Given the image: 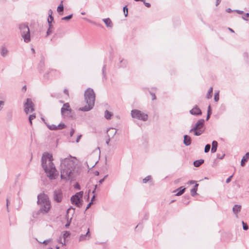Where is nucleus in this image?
I'll return each mask as SVG.
<instances>
[{"instance_id": "nucleus-1", "label": "nucleus", "mask_w": 249, "mask_h": 249, "mask_svg": "<svg viewBox=\"0 0 249 249\" xmlns=\"http://www.w3.org/2000/svg\"><path fill=\"white\" fill-rule=\"evenodd\" d=\"M52 154L44 153L41 158V165L47 176L50 179H54L58 175V173L53 163Z\"/></svg>"}, {"instance_id": "nucleus-2", "label": "nucleus", "mask_w": 249, "mask_h": 249, "mask_svg": "<svg viewBox=\"0 0 249 249\" xmlns=\"http://www.w3.org/2000/svg\"><path fill=\"white\" fill-rule=\"evenodd\" d=\"M69 158H65L61 161V178L66 180L72 179V172L75 168V163L70 156Z\"/></svg>"}, {"instance_id": "nucleus-3", "label": "nucleus", "mask_w": 249, "mask_h": 249, "mask_svg": "<svg viewBox=\"0 0 249 249\" xmlns=\"http://www.w3.org/2000/svg\"><path fill=\"white\" fill-rule=\"evenodd\" d=\"M37 204L39 206V210L37 211L36 214L40 213L43 214L47 213L51 209V202L49 200L48 195L44 193H40L37 196Z\"/></svg>"}, {"instance_id": "nucleus-4", "label": "nucleus", "mask_w": 249, "mask_h": 249, "mask_svg": "<svg viewBox=\"0 0 249 249\" xmlns=\"http://www.w3.org/2000/svg\"><path fill=\"white\" fill-rule=\"evenodd\" d=\"M84 97L87 105L80 108V110L83 111H88L93 108L95 104V94L93 89L88 88L85 91Z\"/></svg>"}, {"instance_id": "nucleus-5", "label": "nucleus", "mask_w": 249, "mask_h": 249, "mask_svg": "<svg viewBox=\"0 0 249 249\" xmlns=\"http://www.w3.org/2000/svg\"><path fill=\"white\" fill-rule=\"evenodd\" d=\"M204 123L205 120L204 119H199L194 126L190 130L189 132H194L195 136L201 135L204 131Z\"/></svg>"}, {"instance_id": "nucleus-6", "label": "nucleus", "mask_w": 249, "mask_h": 249, "mask_svg": "<svg viewBox=\"0 0 249 249\" xmlns=\"http://www.w3.org/2000/svg\"><path fill=\"white\" fill-rule=\"evenodd\" d=\"M20 35L25 43L31 41L30 32L29 26L26 23H22L19 25Z\"/></svg>"}, {"instance_id": "nucleus-7", "label": "nucleus", "mask_w": 249, "mask_h": 249, "mask_svg": "<svg viewBox=\"0 0 249 249\" xmlns=\"http://www.w3.org/2000/svg\"><path fill=\"white\" fill-rule=\"evenodd\" d=\"M131 114L132 118H136L138 120L146 121L148 119L147 114L138 109L132 110Z\"/></svg>"}, {"instance_id": "nucleus-8", "label": "nucleus", "mask_w": 249, "mask_h": 249, "mask_svg": "<svg viewBox=\"0 0 249 249\" xmlns=\"http://www.w3.org/2000/svg\"><path fill=\"white\" fill-rule=\"evenodd\" d=\"M83 195V192L80 191L72 196L71 198V203L73 205H75L77 207H81L82 206V203L80 202V199L82 197Z\"/></svg>"}, {"instance_id": "nucleus-9", "label": "nucleus", "mask_w": 249, "mask_h": 249, "mask_svg": "<svg viewBox=\"0 0 249 249\" xmlns=\"http://www.w3.org/2000/svg\"><path fill=\"white\" fill-rule=\"evenodd\" d=\"M34 104L32 100L30 98L26 99V102L24 104V111L26 114L32 112L34 111Z\"/></svg>"}, {"instance_id": "nucleus-10", "label": "nucleus", "mask_w": 249, "mask_h": 249, "mask_svg": "<svg viewBox=\"0 0 249 249\" xmlns=\"http://www.w3.org/2000/svg\"><path fill=\"white\" fill-rule=\"evenodd\" d=\"M62 199V192L60 190L54 191V200L57 202H60Z\"/></svg>"}, {"instance_id": "nucleus-11", "label": "nucleus", "mask_w": 249, "mask_h": 249, "mask_svg": "<svg viewBox=\"0 0 249 249\" xmlns=\"http://www.w3.org/2000/svg\"><path fill=\"white\" fill-rule=\"evenodd\" d=\"M190 113L193 115L199 116L202 114L200 109L196 105L193 108L190 110Z\"/></svg>"}, {"instance_id": "nucleus-12", "label": "nucleus", "mask_w": 249, "mask_h": 249, "mask_svg": "<svg viewBox=\"0 0 249 249\" xmlns=\"http://www.w3.org/2000/svg\"><path fill=\"white\" fill-rule=\"evenodd\" d=\"M60 74L59 72L56 70H50L49 71L46 72L44 75V78L47 79L48 78V75L50 74L52 76H56L59 75Z\"/></svg>"}, {"instance_id": "nucleus-13", "label": "nucleus", "mask_w": 249, "mask_h": 249, "mask_svg": "<svg viewBox=\"0 0 249 249\" xmlns=\"http://www.w3.org/2000/svg\"><path fill=\"white\" fill-rule=\"evenodd\" d=\"M90 238V234L89 233V229H88L87 233L85 234H81L79 238V241H82L86 240H88Z\"/></svg>"}, {"instance_id": "nucleus-14", "label": "nucleus", "mask_w": 249, "mask_h": 249, "mask_svg": "<svg viewBox=\"0 0 249 249\" xmlns=\"http://www.w3.org/2000/svg\"><path fill=\"white\" fill-rule=\"evenodd\" d=\"M71 108L69 103H65L63 105L61 109V113L62 115H64L65 111H69L70 112H71Z\"/></svg>"}, {"instance_id": "nucleus-15", "label": "nucleus", "mask_w": 249, "mask_h": 249, "mask_svg": "<svg viewBox=\"0 0 249 249\" xmlns=\"http://www.w3.org/2000/svg\"><path fill=\"white\" fill-rule=\"evenodd\" d=\"M183 138H184L183 143L186 146L190 145L191 144V141H192L191 137L187 135H184Z\"/></svg>"}, {"instance_id": "nucleus-16", "label": "nucleus", "mask_w": 249, "mask_h": 249, "mask_svg": "<svg viewBox=\"0 0 249 249\" xmlns=\"http://www.w3.org/2000/svg\"><path fill=\"white\" fill-rule=\"evenodd\" d=\"M241 206L240 205H235L232 208L233 213L236 215V217H238L237 213L241 211Z\"/></svg>"}, {"instance_id": "nucleus-17", "label": "nucleus", "mask_w": 249, "mask_h": 249, "mask_svg": "<svg viewBox=\"0 0 249 249\" xmlns=\"http://www.w3.org/2000/svg\"><path fill=\"white\" fill-rule=\"evenodd\" d=\"M249 159V152H247L245 155L243 157L241 161V165L242 166H244L245 164V163L248 161Z\"/></svg>"}, {"instance_id": "nucleus-18", "label": "nucleus", "mask_w": 249, "mask_h": 249, "mask_svg": "<svg viewBox=\"0 0 249 249\" xmlns=\"http://www.w3.org/2000/svg\"><path fill=\"white\" fill-rule=\"evenodd\" d=\"M0 54L2 56L5 57L8 54V51L4 46H2L0 50Z\"/></svg>"}, {"instance_id": "nucleus-19", "label": "nucleus", "mask_w": 249, "mask_h": 249, "mask_svg": "<svg viewBox=\"0 0 249 249\" xmlns=\"http://www.w3.org/2000/svg\"><path fill=\"white\" fill-rule=\"evenodd\" d=\"M198 184L197 183H196L194 187L191 190L190 193L191 195L192 196H195L197 194V187H198Z\"/></svg>"}, {"instance_id": "nucleus-20", "label": "nucleus", "mask_w": 249, "mask_h": 249, "mask_svg": "<svg viewBox=\"0 0 249 249\" xmlns=\"http://www.w3.org/2000/svg\"><path fill=\"white\" fill-rule=\"evenodd\" d=\"M212 145V147L211 149V152L213 153H215L217 150L218 143L216 141H213Z\"/></svg>"}, {"instance_id": "nucleus-21", "label": "nucleus", "mask_w": 249, "mask_h": 249, "mask_svg": "<svg viewBox=\"0 0 249 249\" xmlns=\"http://www.w3.org/2000/svg\"><path fill=\"white\" fill-rule=\"evenodd\" d=\"M185 189L186 188L185 187H184L183 186H181V187H179V188H178L175 191V192L178 191V192L176 194V196H180L181 195H182L184 193Z\"/></svg>"}, {"instance_id": "nucleus-22", "label": "nucleus", "mask_w": 249, "mask_h": 249, "mask_svg": "<svg viewBox=\"0 0 249 249\" xmlns=\"http://www.w3.org/2000/svg\"><path fill=\"white\" fill-rule=\"evenodd\" d=\"M127 65V61L123 59L120 58L119 63L118 64L119 68L125 67Z\"/></svg>"}, {"instance_id": "nucleus-23", "label": "nucleus", "mask_w": 249, "mask_h": 249, "mask_svg": "<svg viewBox=\"0 0 249 249\" xmlns=\"http://www.w3.org/2000/svg\"><path fill=\"white\" fill-rule=\"evenodd\" d=\"M103 21L108 27H111L112 26V23L109 18H104Z\"/></svg>"}, {"instance_id": "nucleus-24", "label": "nucleus", "mask_w": 249, "mask_h": 249, "mask_svg": "<svg viewBox=\"0 0 249 249\" xmlns=\"http://www.w3.org/2000/svg\"><path fill=\"white\" fill-rule=\"evenodd\" d=\"M204 160L202 159L196 160L194 162V165L196 167H198L200 166L204 162Z\"/></svg>"}, {"instance_id": "nucleus-25", "label": "nucleus", "mask_w": 249, "mask_h": 249, "mask_svg": "<svg viewBox=\"0 0 249 249\" xmlns=\"http://www.w3.org/2000/svg\"><path fill=\"white\" fill-rule=\"evenodd\" d=\"M112 115V113L107 110L105 111V118L107 120H110Z\"/></svg>"}, {"instance_id": "nucleus-26", "label": "nucleus", "mask_w": 249, "mask_h": 249, "mask_svg": "<svg viewBox=\"0 0 249 249\" xmlns=\"http://www.w3.org/2000/svg\"><path fill=\"white\" fill-rule=\"evenodd\" d=\"M213 90V87H211L209 89L208 92L207 93V95H206V98L207 99H210L212 97Z\"/></svg>"}, {"instance_id": "nucleus-27", "label": "nucleus", "mask_w": 249, "mask_h": 249, "mask_svg": "<svg viewBox=\"0 0 249 249\" xmlns=\"http://www.w3.org/2000/svg\"><path fill=\"white\" fill-rule=\"evenodd\" d=\"M45 124H46L47 127L50 130H56V125L55 124H47L46 122H45Z\"/></svg>"}, {"instance_id": "nucleus-28", "label": "nucleus", "mask_w": 249, "mask_h": 249, "mask_svg": "<svg viewBox=\"0 0 249 249\" xmlns=\"http://www.w3.org/2000/svg\"><path fill=\"white\" fill-rule=\"evenodd\" d=\"M49 28L47 31V36L50 35L53 32V26L52 25H48Z\"/></svg>"}, {"instance_id": "nucleus-29", "label": "nucleus", "mask_w": 249, "mask_h": 249, "mask_svg": "<svg viewBox=\"0 0 249 249\" xmlns=\"http://www.w3.org/2000/svg\"><path fill=\"white\" fill-rule=\"evenodd\" d=\"M35 118H36V114H31L29 116V121L31 125H32V120Z\"/></svg>"}, {"instance_id": "nucleus-30", "label": "nucleus", "mask_w": 249, "mask_h": 249, "mask_svg": "<svg viewBox=\"0 0 249 249\" xmlns=\"http://www.w3.org/2000/svg\"><path fill=\"white\" fill-rule=\"evenodd\" d=\"M66 125L64 123H60L58 125H56V130H60L64 128Z\"/></svg>"}, {"instance_id": "nucleus-31", "label": "nucleus", "mask_w": 249, "mask_h": 249, "mask_svg": "<svg viewBox=\"0 0 249 249\" xmlns=\"http://www.w3.org/2000/svg\"><path fill=\"white\" fill-rule=\"evenodd\" d=\"M152 178L151 176L149 175L144 178L142 180V182L143 183H147L149 180H151Z\"/></svg>"}, {"instance_id": "nucleus-32", "label": "nucleus", "mask_w": 249, "mask_h": 249, "mask_svg": "<svg viewBox=\"0 0 249 249\" xmlns=\"http://www.w3.org/2000/svg\"><path fill=\"white\" fill-rule=\"evenodd\" d=\"M64 10L63 5L62 2H61L60 5L58 6L57 10L58 12H62Z\"/></svg>"}, {"instance_id": "nucleus-33", "label": "nucleus", "mask_w": 249, "mask_h": 249, "mask_svg": "<svg viewBox=\"0 0 249 249\" xmlns=\"http://www.w3.org/2000/svg\"><path fill=\"white\" fill-rule=\"evenodd\" d=\"M211 115V107L210 106H209L208 108V111H207V115L206 117V120H208L209 119L210 117V116Z\"/></svg>"}, {"instance_id": "nucleus-34", "label": "nucleus", "mask_w": 249, "mask_h": 249, "mask_svg": "<svg viewBox=\"0 0 249 249\" xmlns=\"http://www.w3.org/2000/svg\"><path fill=\"white\" fill-rule=\"evenodd\" d=\"M211 148V145L210 144H207L205 145V148H204V152L205 153H208L209 152Z\"/></svg>"}, {"instance_id": "nucleus-35", "label": "nucleus", "mask_w": 249, "mask_h": 249, "mask_svg": "<svg viewBox=\"0 0 249 249\" xmlns=\"http://www.w3.org/2000/svg\"><path fill=\"white\" fill-rule=\"evenodd\" d=\"M249 18V13H247L246 14H243L242 16V18L244 20H248V18Z\"/></svg>"}, {"instance_id": "nucleus-36", "label": "nucleus", "mask_w": 249, "mask_h": 249, "mask_svg": "<svg viewBox=\"0 0 249 249\" xmlns=\"http://www.w3.org/2000/svg\"><path fill=\"white\" fill-rule=\"evenodd\" d=\"M123 11L124 13V15L126 17L128 15V8H127V6H125L123 8Z\"/></svg>"}, {"instance_id": "nucleus-37", "label": "nucleus", "mask_w": 249, "mask_h": 249, "mask_svg": "<svg viewBox=\"0 0 249 249\" xmlns=\"http://www.w3.org/2000/svg\"><path fill=\"white\" fill-rule=\"evenodd\" d=\"M214 100L215 102H217L219 100V92L215 93L214 96Z\"/></svg>"}, {"instance_id": "nucleus-38", "label": "nucleus", "mask_w": 249, "mask_h": 249, "mask_svg": "<svg viewBox=\"0 0 249 249\" xmlns=\"http://www.w3.org/2000/svg\"><path fill=\"white\" fill-rule=\"evenodd\" d=\"M105 71H106V65H105L103 66V69H102V74H103L104 78L106 79L107 77H106V74Z\"/></svg>"}, {"instance_id": "nucleus-39", "label": "nucleus", "mask_w": 249, "mask_h": 249, "mask_svg": "<svg viewBox=\"0 0 249 249\" xmlns=\"http://www.w3.org/2000/svg\"><path fill=\"white\" fill-rule=\"evenodd\" d=\"M243 228L244 230H247L249 229V226L247 223L242 221Z\"/></svg>"}, {"instance_id": "nucleus-40", "label": "nucleus", "mask_w": 249, "mask_h": 249, "mask_svg": "<svg viewBox=\"0 0 249 249\" xmlns=\"http://www.w3.org/2000/svg\"><path fill=\"white\" fill-rule=\"evenodd\" d=\"M72 15L71 14L69 16H67L62 18V20H69V19H71L72 18Z\"/></svg>"}, {"instance_id": "nucleus-41", "label": "nucleus", "mask_w": 249, "mask_h": 249, "mask_svg": "<svg viewBox=\"0 0 249 249\" xmlns=\"http://www.w3.org/2000/svg\"><path fill=\"white\" fill-rule=\"evenodd\" d=\"M70 232L66 231L63 233V238L65 239L67 237H68L70 235Z\"/></svg>"}, {"instance_id": "nucleus-42", "label": "nucleus", "mask_w": 249, "mask_h": 249, "mask_svg": "<svg viewBox=\"0 0 249 249\" xmlns=\"http://www.w3.org/2000/svg\"><path fill=\"white\" fill-rule=\"evenodd\" d=\"M53 18H49V17H48V20H47L48 22V25H52V22L53 21Z\"/></svg>"}, {"instance_id": "nucleus-43", "label": "nucleus", "mask_w": 249, "mask_h": 249, "mask_svg": "<svg viewBox=\"0 0 249 249\" xmlns=\"http://www.w3.org/2000/svg\"><path fill=\"white\" fill-rule=\"evenodd\" d=\"M74 132H75L74 129L73 128H71L70 132V135L71 137H72L73 136V134L74 133Z\"/></svg>"}, {"instance_id": "nucleus-44", "label": "nucleus", "mask_w": 249, "mask_h": 249, "mask_svg": "<svg viewBox=\"0 0 249 249\" xmlns=\"http://www.w3.org/2000/svg\"><path fill=\"white\" fill-rule=\"evenodd\" d=\"M74 188L77 189V190H80V185L78 183H76L74 185Z\"/></svg>"}, {"instance_id": "nucleus-45", "label": "nucleus", "mask_w": 249, "mask_h": 249, "mask_svg": "<svg viewBox=\"0 0 249 249\" xmlns=\"http://www.w3.org/2000/svg\"><path fill=\"white\" fill-rule=\"evenodd\" d=\"M49 17L50 18H53V11L51 9H50L48 12Z\"/></svg>"}, {"instance_id": "nucleus-46", "label": "nucleus", "mask_w": 249, "mask_h": 249, "mask_svg": "<svg viewBox=\"0 0 249 249\" xmlns=\"http://www.w3.org/2000/svg\"><path fill=\"white\" fill-rule=\"evenodd\" d=\"M225 154H223L222 155L220 156V154H217V158L218 159H219L220 160H222L224 158V157H225Z\"/></svg>"}, {"instance_id": "nucleus-47", "label": "nucleus", "mask_w": 249, "mask_h": 249, "mask_svg": "<svg viewBox=\"0 0 249 249\" xmlns=\"http://www.w3.org/2000/svg\"><path fill=\"white\" fill-rule=\"evenodd\" d=\"M142 2L146 7H150L151 6V4L148 2H145V0H144V1H142Z\"/></svg>"}, {"instance_id": "nucleus-48", "label": "nucleus", "mask_w": 249, "mask_h": 249, "mask_svg": "<svg viewBox=\"0 0 249 249\" xmlns=\"http://www.w3.org/2000/svg\"><path fill=\"white\" fill-rule=\"evenodd\" d=\"M150 94H151V95L152 96V100H155L156 99V95H155V93H152L151 92H150Z\"/></svg>"}, {"instance_id": "nucleus-49", "label": "nucleus", "mask_w": 249, "mask_h": 249, "mask_svg": "<svg viewBox=\"0 0 249 249\" xmlns=\"http://www.w3.org/2000/svg\"><path fill=\"white\" fill-rule=\"evenodd\" d=\"M109 131H112V134L113 135H114L116 134V133H117V131L116 130H115L114 128H110L108 129Z\"/></svg>"}, {"instance_id": "nucleus-50", "label": "nucleus", "mask_w": 249, "mask_h": 249, "mask_svg": "<svg viewBox=\"0 0 249 249\" xmlns=\"http://www.w3.org/2000/svg\"><path fill=\"white\" fill-rule=\"evenodd\" d=\"M232 177H233V175H231V176H230L228 178H227L226 182L227 183H229L231 181Z\"/></svg>"}, {"instance_id": "nucleus-51", "label": "nucleus", "mask_w": 249, "mask_h": 249, "mask_svg": "<svg viewBox=\"0 0 249 249\" xmlns=\"http://www.w3.org/2000/svg\"><path fill=\"white\" fill-rule=\"evenodd\" d=\"M107 175H106L104 176V177L101 179L99 181V182L100 184H102L105 180V179L107 177Z\"/></svg>"}, {"instance_id": "nucleus-52", "label": "nucleus", "mask_w": 249, "mask_h": 249, "mask_svg": "<svg viewBox=\"0 0 249 249\" xmlns=\"http://www.w3.org/2000/svg\"><path fill=\"white\" fill-rule=\"evenodd\" d=\"M234 12L237 13L239 14H241V15H243L244 13V11H241V10H235Z\"/></svg>"}, {"instance_id": "nucleus-53", "label": "nucleus", "mask_w": 249, "mask_h": 249, "mask_svg": "<svg viewBox=\"0 0 249 249\" xmlns=\"http://www.w3.org/2000/svg\"><path fill=\"white\" fill-rule=\"evenodd\" d=\"M81 137H82V135H79V136H77L76 140V142H79Z\"/></svg>"}, {"instance_id": "nucleus-54", "label": "nucleus", "mask_w": 249, "mask_h": 249, "mask_svg": "<svg viewBox=\"0 0 249 249\" xmlns=\"http://www.w3.org/2000/svg\"><path fill=\"white\" fill-rule=\"evenodd\" d=\"M93 203L92 202H90L87 206L86 211L87 210L89 207L91 206V204Z\"/></svg>"}, {"instance_id": "nucleus-55", "label": "nucleus", "mask_w": 249, "mask_h": 249, "mask_svg": "<svg viewBox=\"0 0 249 249\" xmlns=\"http://www.w3.org/2000/svg\"><path fill=\"white\" fill-rule=\"evenodd\" d=\"M4 102L0 101V111L1 110V107L4 105Z\"/></svg>"}, {"instance_id": "nucleus-56", "label": "nucleus", "mask_w": 249, "mask_h": 249, "mask_svg": "<svg viewBox=\"0 0 249 249\" xmlns=\"http://www.w3.org/2000/svg\"><path fill=\"white\" fill-rule=\"evenodd\" d=\"M226 12L228 13H231V12H234V10H232L231 8H228L226 9Z\"/></svg>"}, {"instance_id": "nucleus-57", "label": "nucleus", "mask_w": 249, "mask_h": 249, "mask_svg": "<svg viewBox=\"0 0 249 249\" xmlns=\"http://www.w3.org/2000/svg\"><path fill=\"white\" fill-rule=\"evenodd\" d=\"M244 57H245V58H246L247 59H248V53H244Z\"/></svg>"}, {"instance_id": "nucleus-58", "label": "nucleus", "mask_w": 249, "mask_h": 249, "mask_svg": "<svg viewBox=\"0 0 249 249\" xmlns=\"http://www.w3.org/2000/svg\"><path fill=\"white\" fill-rule=\"evenodd\" d=\"M195 182L196 181L195 180H190L189 181L188 183L190 184H194Z\"/></svg>"}, {"instance_id": "nucleus-59", "label": "nucleus", "mask_w": 249, "mask_h": 249, "mask_svg": "<svg viewBox=\"0 0 249 249\" xmlns=\"http://www.w3.org/2000/svg\"><path fill=\"white\" fill-rule=\"evenodd\" d=\"M221 0H216V6H217L219 5V4L220 3Z\"/></svg>"}, {"instance_id": "nucleus-60", "label": "nucleus", "mask_w": 249, "mask_h": 249, "mask_svg": "<svg viewBox=\"0 0 249 249\" xmlns=\"http://www.w3.org/2000/svg\"><path fill=\"white\" fill-rule=\"evenodd\" d=\"M50 241V240H44L43 242V244H48V243Z\"/></svg>"}, {"instance_id": "nucleus-61", "label": "nucleus", "mask_w": 249, "mask_h": 249, "mask_svg": "<svg viewBox=\"0 0 249 249\" xmlns=\"http://www.w3.org/2000/svg\"><path fill=\"white\" fill-rule=\"evenodd\" d=\"M96 188H97V185H95V186H94V190L92 191V193L93 194L95 193L96 189Z\"/></svg>"}, {"instance_id": "nucleus-62", "label": "nucleus", "mask_w": 249, "mask_h": 249, "mask_svg": "<svg viewBox=\"0 0 249 249\" xmlns=\"http://www.w3.org/2000/svg\"><path fill=\"white\" fill-rule=\"evenodd\" d=\"M109 141H110V138H109L106 141V143L107 144V145H109Z\"/></svg>"}, {"instance_id": "nucleus-63", "label": "nucleus", "mask_w": 249, "mask_h": 249, "mask_svg": "<svg viewBox=\"0 0 249 249\" xmlns=\"http://www.w3.org/2000/svg\"><path fill=\"white\" fill-rule=\"evenodd\" d=\"M64 92L67 95H68V90L67 89H65L64 90Z\"/></svg>"}, {"instance_id": "nucleus-64", "label": "nucleus", "mask_w": 249, "mask_h": 249, "mask_svg": "<svg viewBox=\"0 0 249 249\" xmlns=\"http://www.w3.org/2000/svg\"><path fill=\"white\" fill-rule=\"evenodd\" d=\"M22 90H24V91H26V86H24L23 87H22Z\"/></svg>"}]
</instances>
